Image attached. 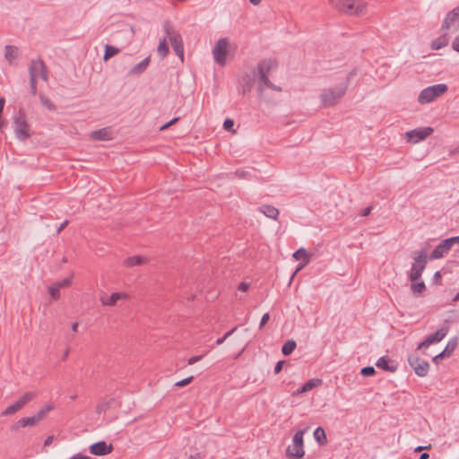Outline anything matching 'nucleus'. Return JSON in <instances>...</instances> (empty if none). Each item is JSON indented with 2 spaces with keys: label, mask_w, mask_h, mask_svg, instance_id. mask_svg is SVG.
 I'll use <instances>...</instances> for the list:
<instances>
[{
  "label": "nucleus",
  "mask_w": 459,
  "mask_h": 459,
  "mask_svg": "<svg viewBox=\"0 0 459 459\" xmlns=\"http://www.w3.org/2000/svg\"><path fill=\"white\" fill-rule=\"evenodd\" d=\"M234 174L236 175V177H238L239 178H243V179H250L251 178V172L248 170L242 169H236Z\"/></svg>",
  "instance_id": "nucleus-40"
},
{
  "label": "nucleus",
  "mask_w": 459,
  "mask_h": 459,
  "mask_svg": "<svg viewBox=\"0 0 459 459\" xmlns=\"http://www.w3.org/2000/svg\"><path fill=\"white\" fill-rule=\"evenodd\" d=\"M126 298V293L114 292L108 297H102L101 302L104 306H113L117 300Z\"/></svg>",
  "instance_id": "nucleus-26"
},
{
  "label": "nucleus",
  "mask_w": 459,
  "mask_h": 459,
  "mask_svg": "<svg viewBox=\"0 0 459 459\" xmlns=\"http://www.w3.org/2000/svg\"><path fill=\"white\" fill-rule=\"evenodd\" d=\"M337 11L348 15H363L367 11V3L360 0L357 4L353 0H328Z\"/></svg>",
  "instance_id": "nucleus-1"
},
{
  "label": "nucleus",
  "mask_w": 459,
  "mask_h": 459,
  "mask_svg": "<svg viewBox=\"0 0 459 459\" xmlns=\"http://www.w3.org/2000/svg\"><path fill=\"white\" fill-rule=\"evenodd\" d=\"M376 366L383 370L394 372L398 369L399 363L388 356H383L377 359Z\"/></svg>",
  "instance_id": "nucleus-17"
},
{
  "label": "nucleus",
  "mask_w": 459,
  "mask_h": 459,
  "mask_svg": "<svg viewBox=\"0 0 459 459\" xmlns=\"http://www.w3.org/2000/svg\"><path fill=\"white\" fill-rule=\"evenodd\" d=\"M150 64V56L145 57L141 62H139L137 65L133 66L128 71V75H139L142 74L148 67Z\"/></svg>",
  "instance_id": "nucleus-23"
},
{
  "label": "nucleus",
  "mask_w": 459,
  "mask_h": 459,
  "mask_svg": "<svg viewBox=\"0 0 459 459\" xmlns=\"http://www.w3.org/2000/svg\"><path fill=\"white\" fill-rule=\"evenodd\" d=\"M455 244L454 237L442 240L430 254V259H440L448 254L452 247Z\"/></svg>",
  "instance_id": "nucleus-12"
},
{
  "label": "nucleus",
  "mask_w": 459,
  "mask_h": 459,
  "mask_svg": "<svg viewBox=\"0 0 459 459\" xmlns=\"http://www.w3.org/2000/svg\"><path fill=\"white\" fill-rule=\"evenodd\" d=\"M449 326L447 325H443L440 328H438L435 333L429 334L425 338L424 341L419 343L418 349L427 348L432 344L438 343L441 342L448 333Z\"/></svg>",
  "instance_id": "nucleus-10"
},
{
  "label": "nucleus",
  "mask_w": 459,
  "mask_h": 459,
  "mask_svg": "<svg viewBox=\"0 0 459 459\" xmlns=\"http://www.w3.org/2000/svg\"><path fill=\"white\" fill-rule=\"evenodd\" d=\"M179 117H176L174 118H172L171 120H169V122H167L166 124H164L163 126H160V130H165V129H168L169 127H170L172 125H174L176 122H178L179 120Z\"/></svg>",
  "instance_id": "nucleus-47"
},
{
  "label": "nucleus",
  "mask_w": 459,
  "mask_h": 459,
  "mask_svg": "<svg viewBox=\"0 0 459 459\" xmlns=\"http://www.w3.org/2000/svg\"><path fill=\"white\" fill-rule=\"evenodd\" d=\"M441 30L448 33H454L459 30V6L446 13Z\"/></svg>",
  "instance_id": "nucleus-9"
},
{
  "label": "nucleus",
  "mask_w": 459,
  "mask_h": 459,
  "mask_svg": "<svg viewBox=\"0 0 459 459\" xmlns=\"http://www.w3.org/2000/svg\"><path fill=\"white\" fill-rule=\"evenodd\" d=\"M162 27L166 37H168L169 40L173 36L180 35L177 30H174V27L169 21H165Z\"/></svg>",
  "instance_id": "nucleus-31"
},
{
  "label": "nucleus",
  "mask_w": 459,
  "mask_h": 459,
  "mask_svg": "<svg viewBox=\"0 0 459 459\" xmlns=\"http://www.w3.org/2000/svg\"><path fill=\"white\" fill-rule=\"evenodd\" d=\"M35 396L33 392L24 393L17 401L7 406L3 411L2 416H11L21 411Z\"/></svg>",
  "instance_id": "nucleus-8"
},
{
  "label": "nucleus",
  "mask_w": 459,
  "mask_h": 459,
  "mask_svg": "<svg viewBox=\"0 0 459 459\" xmlns=\"http://www.w3.org/2000/svg\"><path fill=\"white\" fill-rule=\"evenodd\" d=\"M67 459H92V458L91 456L80 452V453L74 454Z\"/></svg>",
  "instance_id": "nucleus-46"
},
{
  "label": "nucleus",
  "mask_w": 459,
  "mask_h": 459,
  "mask_svg": "<svg viewBox=\"0 0 459 459\" xmlns=\"http://www.w3.org/2000/svg\"><path fill=\"white\" fill-rule=\"evenodd\" d=\"M59 291H60V290L58 288H56V286L54 283H52L48 287V292H49L51 298L55 300L59 299V297H60Z\"/></svg>",
  "instance_id": "nucleus-41"
},
{
  "label": "nucleus",
  "mask_w": 459,
  "mask_h": 459,
  "mask_svg": "<svg viewBox=\"0 0 459 459\" xmlns=\"http://www.w3.org/2000/svg\"><path fill=\"white\" fill-rule=\"evenodd\" d=\"M72 281H73V274H71L70 276H68L61 281H57L54 282V284L56 286V288L61 290L63 288H66V287L70 286L72 283Z\"/></svg>",
  "instance_id": "nucleus-38"
},
{
  "label": "nucleus",
  "mask_w": 459,
  "mask_h": 459,
  "mask_svg": "<svg viewBox=\"0 0 459 459\" xmlns=\"http://www.w3.org/2000/svg\"><path fill=\"white\" fill-rule=\"evenodd\" d=\"M347 82H342L336 89H325L320 94L321 103L325 108L335 105L345 94Z\"/></svg>",
  "instance_id": "nucleus-3"
},
{
  "label": "nucleus",
  "mask_w": 459,
  "mask_h": 459,
  "mask_svg": "<svg viewBox=\"0 0 459 459\" xmlns=\"http://www.w3.org/2000/svg\"><path fill=\"white\" fill-rule=\"evenodd\" d=\"M39 100H40V102L41 104L46 108H48V110L50 111H56V104H54L50 100L49 98H48L46 95L40 93L39 94Z\"/></svg>",
  "instance_id": "nucleus-35"
},
{
  "label": "nucleus",
  "mask_w": 459,
  "mask_h": 459,
  "mask_svg": "<svg viewBox=\"0 0 459 459\" xmlns=\"http://www.w3.org/2000/svg\"><path fill=\"white\" fill-rule=\"evenodd\" d=\"M157 51L162 58H164L168 56V54L169 53V48L167 44L166 39H163L162 40L160 41L158 48H157Z\"/></svg>",
  "instance_id": "nucleus-36"
},
{
  "label": "nucleus",
  "mask_w": 459,
  "mask_h": 459,
  "mask_svg": "<svg viewBox=\"0 0 459 459\" xmlns=\"http://www.w3.org/2000/svg\"><path fill=\"white\" fill-rule=\"evenodd\" d=\"M447 33L448 32L445 31L441 36L432 40L430 44L431 49L438 50L447 46L449 43V37Z\"/></svg>",
  "instance_id": "nucleus-24"
},
{
  "label": "nucleus",
  "mask_w": 459,
  "mask_h": 459,
  "mask_svg": "<svg viewBox=\"0 0 459 459\" xmlns=\"http://www.w3.org/2000/svg\"><path fill=\"white\" fill-rule=\"evenodd\" d=\"M371 210H372V207H371V206H368V207H366V208L362 209L359 214H360L362 217H366V216H368V215H369V214H370Z\"/></svg>",
  "instance_id": "nucleus-54"
},
{
  "label": "nucleus",
  "mask_w": 459,
  "mask_h": 459,
  "mask_svg": "<svg viewBox=\"0 0 459 459\" xmlns=\"http://www.w3.org/2000/svg\"><path fill=\"white\" fill-rule=\"evenodd\" d=\"M445 358L446 357L443 354V352H440L439 354L436 355L432 360L434 363L438 364L439 360Z\"/></svg>",
  "instance_id": "nucleus-55"
},
{
  "label": "nucleus",
  "mask_w": 459,
  "mask_h": 459,
  "mask_svg": "<svg viewBox=\"0 0 459 459\" xmlns=\"http://www.w3.org/2000/svg\"><path fill=\"white\" fill-rule=\"evenodd\" d=\"M80 326H81V323L77 322V321L76 322H73L71 324V328H72L73 332H74V333H77V332L81 331Z\"/></svg>",
  "instance_id": "nucleus-53"
},
{
  "label": "nucleus",
  "mask_w": 459,
  "mask_h": 459,
  "mask_svg": "<svg viewBox=\"0 0 459 459\" xmlns=\"http://www.w3.org/2000/svg\"><path fill=\"white\" fill-rule=\"evenodd\" d=\"M357 74H358V69H357V68L352 69V70L348 74V75H347V77H346V80H345V82H347V86L349 85L350 80H351L353 76L357 75Z\"/></svg>",
  "instance_id": "nucleus-48"
},
{
  "label": "nucleus",
  "mask_w": 459,
  "mask_h": 459,
  "mask_svg": "<svg viewBox=\"0 0 459 459\" xmlns=\"http://www.w3.org/2000/svg\"><path fill=\"white\" fill-rule=\"evenodd\" d=\"M234 126V120L231 118H226L223 122V128L227 131H231Z\"/></svg>",
  "instance_id": "nucleus-45"
},
{
  "label": "nucleus",
  "mask_w": 459,
  "mask_h": 459,
  "mask_svg": "<svg viewBox=\"0 0 459 459\" xmlns=\"http://www.w3.org/2000/svg\"><path fill=\"white\" fill-rule=\"evenodd\" d=\"M230 334V332L227 333L222 338L218 339L216 341V343L218 345L221 344Z\"/></svg>",
  "instance_id": "nucleus-63"
},
{
  "label": "nucleus",
  "mask_w": 459,
  "mask_h": 459,
  "mask_svg": "<svg viewBox=\"0 0 459 459\" xmlns=\"http://www.w3.org/2000/svg\"><path fill=\"white\" fill-rule=\"evenodd\" d=\"M305 430H298L292 437L291 443L286 449V455L292 459H301L305 455L303 436Z\"/></svg>",
  "instance_id": "nucleus-5"
},
{
  "label": "nucleus",
  "mask_w": 459,
  "mask_h": 459,
  "mask_svg": "<svg viewBox=\"0 0 459 459\" xmlns=\"http://www.w3.org/2000/svg\"><path fill=\"white\" fill-rule=\"evenodd\" d=\"M4 104H5L4 98V97H0V116L3 113L4 108Z\"/></svg>",
  "instance_id": "nucleus-60"
},
{
  "label": "nucleus",
  "mask_w": 459,
  "mask_h": 459,
  "mask_svg": "<svg viewBox=\"0 0 459 459\" xmlns=\"http://www.w3.org/2000/svg\"><path fill=\"white\" fill-rule=\"evenodd\" d=\"M202 358H203L202 355L191 357V358L188 359L187 363H188V365H194L195 363H196L199 360H201Z\"/></svg>",
  "instance_id": "nucleus-51"
},
{
  "label": "nucleus",
  "mask_w": 459,
  "mask_h": 459,
  "mask_svg": "<svg viewBox=\"0 0 459 459\" xmlns=\"http://www.w3.org/2000/svg\"><path fill=\"white\" fill-rule=\"evenodd\" d=\"M282 364H283V362H282V361H279V362H277V364H276V365H275V367H274V373H275V374H278V373L281 370V368H282Z\"/></svg>",
  "instance_id": "nucleus-57"
},
{
  "label": "nucleus",
  "mask_w": 459,
  "mask_h": 459,
  "mask_svg": "<svg viewBox=\"0 0 459 459\" xmlns=\"http://www.w3.org/2000/svg\"><path fill=\"white\" fill-rule=\"evenodd\" d=\"M257 211L263 213L269 219L276 220L279 216V210L271 204H262L257 208Z\"/></svg>",
  "instance_id": "nucleus-20"
},
{
  "label": "nucleus",
  "mask_w": 459,
  "mask_h": 459,
  "mask_svg": "<svg viewBox=\"0 0 459 459\" xmlns=\"http://www.w3.org/2000/svg\"><path fill=\"white\" fill-rule=\"evenodd\" d=\"M411 290L416 296L422 294L426 290V285L423 280L420 278V280L416 281H411Z\"/></svg>",
  "instance_id": "nucleus-28"
},
{
  "label": "nucleus",
  "mask_w": 459,
  "mask_h": 459,
  "mask_svg": "<svg viewBox=\"0 0 459 459\" xmlns=\"http://www.w3.org/2000/svg\"><path fill=\"white\" fill-rule=\"evenodd\" d=\"M108 404L107 403H101L100 404L97 408H96V411L97 413H101L103 411H105L106 408H107Z\"/></svg>",
  "instance_id": "nucleus-56"
},
{
  "label": "nucleus",
  "mask_w": 459,
  "mask_h": 459,
  "mask_svg": "<svg viewBox=\"0 0 459 459\" xmlns=\"http://www.w3.org/2000/svg\"><path fill=\"white\" fill-rule=\"evenodd\" d=\"M51 410H52V406L51 405H47L44 408H42L40 411H39L38 413H42V420H43L45 418V416L47 415V413L48 411H50Z\"/></svg>",
  "instance_id": "nucleus-52"
},
{
  "label": "nucleus",
  "mask_w": 459,
  "mask_h": 459,
  "mask_svg": "<svg viewBox=\"0 0 459 459\" xmlns=\"http://www.w3.org/2000/svg\"><path fill=\"white\" fill-rule=\"evenodd\" d=\"M408 361L417 376L423 377L428 375L429 370V364L428 361L415 356L409 357Z\"/></svg>",
  "instance_id": "nucleus-13"
},
{
  "label": "nucleus",
  "mask_w": 459,
  "mask_h": 459,
  "mask_svg": "<svg viewBox=\"0 0 459 459\" xmlns=\"http://www.w3.org/2000/svg\"><path fill=\"white\" fill-rule=\"evenodd\" d=\"M458 337H453L448 341L446 346L442 351L446 358H449L453 354L458 345Z\"/></svg>",
  "instance_id": "nucleus-27"
},
{
  "label": "nucleus",
  "mask_w": 459,
  "mask_h": 459,
  "mask_svg": "<svg viewBox=\"0 0 459 459\" xmlns=\"http://www.w3.org/2000/svg\"><path fill=\"white\" fill-rule=\"evenodd\" d=\"M255 74L248 73L244 74L239 79V89L238 91L245 95L250 92L253 89Z\"/></svg>",
  "instance_id": "nucleus-18"
},
{
  "label": "nucleus",
  "mask_w": 459,
  "mask_h": 459,
  "mask_svg": "<svg viewBox=\"0 0 459 459\" xmlns=\"http://www.w3.org/2000/svg\"><path fill=\"white\" fill-rule=\"evenodd\" d=\"M440 279H441V273H440V272H439V271H437V272H436V273H434L433 281H434L435 282H437L438 281H440Z\"/></svg>",
  "instance_id": "nucleus-61"
},
{
  "label": "nucleus",
  "mask_w": 459,
  "mask_h": 459,
  "mask_svg": "<svg viewBox=\"0 0 459 459\" xmlns=\"http://www.w3.org/2000/svg\"><path fill=\"white\" fill-rule=\"evenodd\" d=\"M42 420V413H37L31 417H24L19 420L18 426L25 428L28 426H34Z\"/></svg>",
  "instance_id": "nucleus-25"
},
{
  "label": "nucleus",
  "mask_w": 459,
  "mask_h": 459,
  "mask_svg": "<svg viewBox=\"0 0 459 459\" xmlns=\"http://www.w3.org/2000/svg\"><path fill=\"white\" fill-rule=\"evenodd\" d=\"M67 224H68V221H67V220H66V221H65L64 222H62V223L60 224V226H59V227L57 228V230H56V234H59V233H60L64 229H65V227Z\"/></svg>",
  "instance_id": "nucleus-58"
},
{
  "label": "nucleus",
  "mask_w": 459,
  "mask_h": 459,
  "mask_svg": "<svg viewBox=\"0 0 459 459\" xmlns=\"http://www.w3.org/2000/svg\"><path fill=\"white\" fill-rule=\"evenodd\" d=\"M91 139L94 141H108L111 139V131L108 127H103L91 133Z\"/></svg>",
  "instance_id": "nucleus-21"
},
{
  "label": "nucleus",
  "mask_w": 459,
  "mask_h": 459,
  "mask_svg": "<svg viewBox=\"0 0 459 459\" xmlns=\"http://www.w3.org/2000/svg\"><path fill=\"white\" fill-rule=\"evenodd\" d=\"M249 287H250V284L248 282L242 281L239 283L238 289V290L245 292L249 289Z\"/></svg>",
  "instance_id": "nucleus-50"
},
{
  "label": "nucleus",
  "mask_w": 459,
  "mask_h": 459,
  "mask_svg": "<svg viewBox=\"0 0 459 459\" xmlns=\"http://www.w3.org/2000/svg\"><path fill=\"white\" fill-rule=\"evenodd\" d=\"M309 263V260H306L302 263H300L298 266H297V269H296V272L301 270L305 265H307V264Z\"/></svg>",
  "instance_id": "nucleus-62"
},
{
  "label": "nucleus",
  "mask_w": 459,
  "mask_h": 459,
  "mask_svg": "<svg viewBox=\"0 0 459 459\" xmlns=\"http://www.w3.org/2000/svg\"><path fill=\"white\" fill-rule=\"evenodd\" d=\"M53 441V437L52 436H49L46 438L45 442H44V445L45 446H49Z\"/></svg>",
  "instance_id": "nucleus-64"
},
{
  "label": "nucleus",
  "mask_w": 459,
  "mask_h": 459,
  "mask_svg": "<svg viewBox=\"0 0 459 459\" xmlns=\"http://www.w3.org/2000/svg\"><path fill=\"white\" fill-rule=\"evenodd\" d=\"M89 451L91 454L102 456L109 455L113 451V446L111 444H108L105 441H100L94 444H91L89 446Z\"/></svg>",
  "instance_id": "nucleus-15"
},
{
  "label": "nucleus",
  "mask_w": 459,
  "mask_h": 459,
  "mask_svg": "<svg viewBox=\"0 0 459 459\" xmlns=\"http://www.w3.org/2000/svg\"><path fill=\"white\" fill-rule=\"evenodd\" d=\"M13 123L14 126L15 136L19 141L24 142L31 136L26 114L22 108H19L17 111H14Z\"/></svg>",
  "instance_id": "nucleus-2"
},
{
  "label": "nucleus",
  "mask_w": 459,
  "mask_h": 459,
  "mask_svg": "<svg viewBox=\"0 0 459 459\" xmlns=\"http://www.w3.org/2000/svg\"><path fill=\"white\" fill-rule=\"evenodd\" d=\"M434 132L431 126L418 127L405 133L406 140L411 144H416L424 141L427 137L430 136Z\"/></svg>",
  "instance_id": "nucleus-7"
},
{
  "label": "nucleus",
  "mask_w": 459,
  "mask_h": 459,
  "mask_svg": "<svg viewBox=\"0 0 459 459\" xmlns=\"http://www.w3.org/2000/svg\"><path fill=\"white\" fill-rule=\"evenodd\" d=\"M31 74L36 75V78H38L39 74L40 78L47 82L48 81V69L44 63V61L41 58L38 59H32L29 65V75L30 77Z\"/></svg>",
  "instance_id": "nucleus-14"
},
{
  "label": "nucleus",
  "mask_w": 459,
  "mask_h": 459,
  "mask_svg": "<svg viewBox=\"0 0 459 459\" xmlns=\"http://www.w3.org/2000/svg\"><path fill=\"white\" fill-rule=\"evenodd\" d=\"M4 56L8 61H13L17 57V48L11 45H6L4 48Z\"/></svg>",
  "instance_id": "nucleus-33"
},
{
  "label": "nucleus",
  "mask_w": 459,
  "mask_h": 459,
  "mask_svg": "<svg viewBox=\"0 0 459 459\" xmlns=\"http://www.w3.org/2000/svg\"><path fill=\"white\" fill-rule=\"evenodd\" d=\"M258 77H259V80H260V84L258 86V91H260V93H262L263 91H264V88H268V86L270 85V83L272 82L269 80V75H265V74H262V75H260Z\"/></svg>",
  "instance_id": "nucleus-37"
},
{
  "label": "nucleus",
  "mask_w": 459,
  "mask_h": 459,
  "mask_svg": "<svg viewBox=\"0 0 459 459\" xmlns=\"http://www.w3.org/2000/svg\"><path fill=\"white\" fill-rule=\"evenodd\" d=\"M314 438L320 445L326 443V435L323 428L318 427L315 429Z\"/></svg>",
  "instance_id": "nucleus-32"
},
{
  "label": "nucleus",
  "mask_w": 459,
  "mask_h": 459,
  "mask_svg": "<svg viewBox=\"0 0 459 459\" xmlns=\"http://www.w3.org/2000/svg\"><path fill=\"white\" fill-rule=\"evenodd\" d=\"M363 377H371L376 373V370L373 367H365L360 371Z\"/></svg>",
  "instance_id": "nucleus-43"
},
{
  "label": "nucleus",
  "mask_w": 459,
  "mask_h": 459,
  "mask_svg": "<svg viewBox=\"0 0 459 459\" xmlns=\"http://www.w3.org/2000/svg\"><path fill=\"white\" fill-rule=\"evenodd\" d=\"M427 257L423 252H420L411 264V270L408 273V278L411 281H416L421 277V273L424 271L427 264Z\"/></svg>",
  "instance_id": "nucleus-6"
},
{
  "label": "nucleus",
  "mask_w": 459,
  "mask_h": 459,
  "mask_svg": "<svg viewBox=\"0 0 459 459\" xmlns=\"http://www.w3.org/2000/svg\"><path fill=\"white\" fill-rule=\"evenodd\" d=\"M448 87L446 83H438L426 87L420 92L418 101L420 104H429L446 93Z\"/></svg>",
  "instance_id": "nucleus-4"
},
{
  "label": "nucleus",
  "mask_w": 459,
  "mask_h": 459,
  "mask_svg": "<svg viewBox=\"0 0 459 459\" xmlns=\"http://www.w3.org/2000/svg\"><path fill=\"white\" fill-rule=\"evenodd\" d=\"M268 89H271L275 91H281V88L280 86L273 84V82L270 83V85L268 86Z\"/></svg>",
  "instance_id": "nucleus-59"
},
{
  "label": "nucleus",
  "mask_w": 459,
  "mask_h": 459,
  "mask_svg": "<svg viewBox=\"0 0 459 459\" xmlns=\"http://www.w3.org/2000/svg\"><path fill=\"white\" fill-rule=\"evenodd\" d=\"M322 385V380L320 378H312L307 381L299 389L295 392L296 395H299L303 393H307L311 391L314 388H316Z\"/></svg>",
  "instance_id": "nucleus-22"
},
{
  "label": "nucleus",
  "mask_w": 459,
  "mask_h": 459,
  "mask_svg": "<svg viewBox=\"0 0 459 459\" xmlns=\"http://www.w3.org/2000/svg\"><path fill=\"white\" fill-rule=\"evenodd\" d=\"M193 378L194 377L192 376L188 377L186 378H184V379H182L180 381L176 382L175 385L178 386V387L186 386V385H187L188 384H190L192 382Z\"/></svg>",
  "instance_id": "nucleus-44"
},
{
  "label": "nucleus",
  "mask_w": 459,
  "mask_h": 459,
  "mask_svg": "<svg viewBox=\"0 0 459 459\" xmlns=\"http://www.w3.org/2000/svg\"><path fill=\"white\" fill-rule=\"evenodd\" d=\"M119 51H120L119 48H117L112 45L107 44L105 46V49H104L103 60L104 61L108 60L109 58H111L114 56H116L117 54H118Z\"/></svg>",
  "instance_id": "nucleus-30"
},
{
  "label": "nucleus",
  "mask_w": 459,
  "mask_h": 459,
  "mask_svg": "<svg viewBox=\"0 0 459 459\" xmlns=\"http://www.w3.org/2000/svg\"><path fill=\"white\" fill-rule=\"evenodd\" d=\"M292 257L297 260V261H299V260H302L303 262L306 261V260H309L308 258V254L307 252V250L304 248V247H299L298 248L293 254H292Z\"/></svg>",
  "instance_id": "nucleus-34"
},
{
  "label": "nucleus",
  "mask_w": 459,
  "mask_h": 459,
  "mask_svg": "<svg viewBox=\"0 0 459 459\" xmlns=\"http://www.w3.org/2000/svg\"><path fill=\"white\" fill-rule=\"evenodd\" d=\"M278 63L275 59L265 58L257 63L256 65V75L260 76L262 74L269 75L270 72L276 69Z\"/></svg>",
  "instance_id": "nucleus-16"
},
{
  "label": "nucleus",
  "mask_w": 459,
  "mask_h": 459,
  "mask_svg": "<svg viewBox=\"0 0 459 459\" xmlns=\"http://www.w3.org/2000/svg\"><path fill=\"white\" fill-rule=\"evenodd\" d=\"M170 44L176 55L183 61L184 59V45L181 35L173 36L170 39Z\"/></svg>",
  "instance_id": "nucleus-19"
},
{
  "label": "nucleus",
  "mask_w": 459,
  "mask_h": 459,
  "mask_svg": "<svg viewBox=\"0 0 459 459\" xmlns=\"http://www.w3.org/2000/svg\"><path fill=\"white\" fill-rule=\"evenodd\" d=\"M228 44V39L221 38L216 42L212 49L213 58L221 65L226 64Z\"/></svg>",
  "instance_id": "nucleus-11"
},
{
  "label": "nucleus",
  "mask_w": 459,
  "mask_h": 459,
  "mask_svg": "<svg viewBox=\"0 0 459 459\" xmlns=\"http://www.w3.org/2000/svg\"><path fill=\"white\" fill-rule=\"evenodd\" d=\"M147 261L146 257L142 255H134L127 257L125 260V264L127 266H135V265H141L144 264Z\"/></svg>",
  "instance_id": "nucleus-29"
},
{
  "label": "nucleus",
  "mask_w": 459,
  "mask_h": 459,
  "mask_svg": "<svg viewBox=\"0 0 459 459\" xmlns=\"http://www.w3.org/2000/svg\"><path fill=\"white\" fill-rule=\"evenodd\" d=\"M296 343L293 341H288L282 346L281 351L284 355H290L295 349Z\"/></svg>",
  "instance_id": "nucleus-39"
},
{
  "label": "nucleus",
  "mask_w": 459,
  "mask_h": 459,
  "mask_svg": "<svg viewBox=\"0 0 459 459\" xmlns=\"http://www.w3.org/2000/svg\"><path fill=\"white\" fill-rule=\"evenodd\" d=\"M30 93L35 96L37 94V78L34 74L30 77Z\"/></svg>",
  "instance_id": "nucleus-42"
},
{
  "label": "nucleus",
  "mask_w": 459,
  "mask_h": 459,
  "mask_svg": "<svg viewBox=\"0 0 459 459\" xmlns=\"http://www.w3.org/2000/svg\"><path fill=\"white\" fill-rule=\"evenodd\" d=\"M452 48L459 53V35L456 36L452 42Z\"/></svg>",
  "instance_id": "nucleus-49"
}]
</instances>
